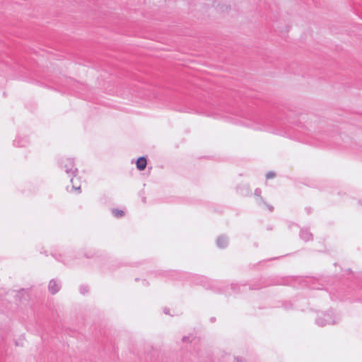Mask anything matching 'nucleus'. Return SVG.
I'll return each instance as SVG.
<instances>
[{
    "instance_id": "nucleus-1",
    "label": "nucleus",
    "mask_w": 362,
    "mask_h": 362,
    "mask_svg": "<svg viewBox=\"0 0 362 362\" xmlns=\"http://www.w3.org/2000/svg\"><path fill=\"white\" fill-rule=\"evenodd\" d=\"M239 124L256 130L267 131L275 134L296 139L312 145L322 146L328 144V136L322 133L310 135L303 130L295 129L284 119L277 117H262L253 113H242Z\"/></svg>"
},
{
    "instance_id": "nucleus-2",
    "label": "nucleus",
    "mask_w": 362,
    "mask_h": 362,
    "mask_svg": "<svg viewBox=\"0 0 362 362\" xmlns=\"http://www.w3.org/2000/svg\"><path fill=\"white\" fill-rule=\"evenodd\" d=\"M325 280L323 279H317L315 278H305L303 279L301 277L297 276H290L286 278H281L279 279H274L270 283L263 282L262 284H250L249 289L250 290H256L259 289L262 287L267 286L272 284L276 285H290L292 286H296V282H298L300 284H303L307 286H308L311 289H327L325 287L323 282Z\"/></svg>"
},
{
    "instance_id": "nucleus-3",
    "label": "nucleus",
    "mask_w": 362,
    "mask_h": 362,
    "mask_svg": "<svg viewBox=\"0 0 362 362\" xmlns=\"http://www.w3.org/2000/svg\"><path fill=\"white\" fill-rule=\"evenodd\" d=\"M194 282L197 284L202 285L206 289H211L216 292L224 293L226 292L228 285L226 281H219L210 280L206 276H194Z\"/></svg>"
},
{
    "instance_id": "nucleus-4",
    "label": "nucleus",
    "mask_w": 362,
    "mask_h": 362,
    "mask_svg": "<svg viewBox=\"0 0 362 362\" xmlns=\"http://www.w3.org/2000/svg\"><path fill=\"white\" fill-rule=\"evenodd\" d=\"M340 321V317L335 314L333 310H329L327 312H320L317 313L315 319V324L319 327L326 325H334Z\"/></svg>"
},
{
    "instance_id": "nucleus-5",
    "label": "nucleus",
    "mask_w": 362,
    "mask_h": 362,
    "mask_svg": "<svg viewBox=\"0 0 362 362\" xmlns=\"http://www.w3.org/2000/svg\"><path fill=\"white\" fill-rule=\"evenodd\" d=\"M214 105L209 103H201L199 105L197 104H191L180 109V111L189 113H199L204 114L207 116H213Z\"/></svg>"
},
{
    "instance_id": "nucleus-6",
    "label": "nucleus",
    "mask_w": 362,
    "mask_h": 362,
    "mask_svg": "<svg viewBox=\"0 0 362 362\" xmlns=\"http://www.w3.org/2000/svg\"><path fill=\"white\" fill-rule=\"evenodd\" d=\"M59 167L64 170L66 173L69 176L74 175L75 174H78V170L75 167L74 160L70 158H62L59 160Z\"/></svg>"
},
{
    "instance_id": "nucleus-7",
    "label": "nucleus",
    "mask_w": 362,
    "mask_h": 362,
    "mask_svg": "<svg viewBox=\"0 0 362 362\" xmlns=\"http://www.w3.org/2000/svg\"><path fill=\"white\" fill-rule=\"evenodd\" d=\"M52 257L58 262L63 263L66 266H72L74 261L76 258L74 252L67 251L64 254L54 252L52 254Z\"/></svg>"
},
{
    "instance_id": "nucleus-8",
    "label": "nucleus",
    "mask_w": 362,
    "mask_h": 362,
    "mask_svg": "<svg viewBox=\"0 0 362 362\" xmlns=\"http://www.w3.org/2000/svg\"><path fill=\"white\" fill-rule=\"evenodd\" d=\"M348 272L351 274L353 284L356 287L353 288L355 290L356 297L358 301L362 302V275L354 276L350 269H348Z\"/></svg>"
},
{
    "instance_id": "nucleus-9",
    "label": "nucleus",
    "mask_w": 362,
    "mask_h": 362,
    "mask_svg": "<svg viewBox=\"0 0 362 362\" xmlns=\"http://www.w3.org/2000/svg\"><path fill=\"white\" fill-rule=\"evenodd\" d=\"M61 287L62 284L59 281H57L56 279H52L49 283L48 290L51 294L54 295L59 291Z\"/></svg>"
},
{
    "instance_id": "nucleus-10",
    "label": "nucleus",
    "mask_w": 362,
    "mask_h": 362,
    "mask_svg": "<svg viewBox=\"0 0 362 362\" xmlns=\"http://www.w3.org/2000/svg\"><path fill=\"white\" fill-rule=\"evenodd\" d=\"M30 143L29 139L27 136H18L13 141V145L16 147H25Z\"/></svg>"
},
{
    "instance_id": "nucleus-11",
    "label": "nucleus",
    "mask_w": 362,
    "mask_h": 362,
    "mask_svg": "<svg viewBox=\"0 0 362 362\" xmlns=\"http://www.w3.org/2000/svg\"><path fill=\"white\" fill-rule=\"evenodd\" d=\"M8 293H10L12 295L14 293L16 302H22L23 299H26L25 297L28 296L27 291L24 288H22L17 292L15 291H9Z\"/></svg>"
},
{
    "instance_id": "nucleus-12",
    "label": "nucleus",
    "mask_w": 362,
    "mask_h": 362,
    "mask_svg": "<svg viewBox=\"0 0 362 362\" xmlns=\"http://www.w3.org/2000/svg\"><path fill=\"white\" fill-rule=\"evenodd\" d=\"M228 245V238L224 235L218 236L216 239V245L218 247L223 249Z\"/></svg>"
},
{
    "instance_id": "nucleus-13",
    "label": "nucleus",
    "mask_w": 362,
    "mask_h": 362,
    "mask_svg": "<svg viewBox=\"0 0 362 362\" xmlns=\"http://www.w3.org/2000/svg\"><path fill=\"white\" fill-rule=\"evenodd\" d=\"M300 238L307 242L313 240V234L308 229H301L300 231Z\"/></svg>"
},
{
    "instance_id": "nucleus-14",
    "label": "nucleus",
    "mask_w": 362,
    "mask_h": 362,
    "mask_svg": "<svg viewBox=\"0 0 362 362\" xmlns=\"http://www.w3.org/2000/svg\"><path fill=\"white\" fill-rule=\"evenodd\" d=\"M282 307L284 308V310H293V309H302L300 308V306H299L296 302H295L294 303H293L291 301H284V303H282Z\"/></svg>"
},
{
    "instance_id": "nucleus-15",
    "label": "nucleus",
    "mask_w": 362,
    "mask_h": 362,
    "mask_svg": "<svg viewBox=\"0 0 362 362\" xmlns=\"http://www.w3.org/2000/svg\"><path fill=\"white\" fill-rule=\"evenodd\" d=\"M136 168L139 170H144L146 168L147 160L144 156L139 158L136 162Z\"/></svg>"
},
{
    "instance_id": "nucleus-16",
    "label": "nucleus",
    "mask_w": 362,
    "mask_h": 362,
    "mask_svg": "<svg viewBox=\"0 0 362 362\" xmlns=\"http://www.w3.org/2000/svg\"><path fill=\"white\" fill-rule=\"evenodd\" d=\"M76 175L77 174H75V176L74 175H72V176H69L71 177V182L72 184V188L74 189V190H76L78 192V193L81 192V185L79 183V181H78V178L76 177Z\"/></svg>"
},
{
    "instance_id": "nucleus-17",
    "label": "nucleus",
    "mask_w": 362,
    "mask_h": 362,
    "mask_svg": "<svg viewBox=\"0 0 362 362\" xmlns=\"http://www.w3.org/2000/svg\"><path fill=\"white\" fill-rule=\"evenodd\" d=\"M247 284L239 285L238 284H231L230 288L234 293H240L245 291Z\"/></svg>"
},
{
    "instance_id": "nucleus-18",
    "label": "nucleus",
    "mask_w": 362,
    "mask_h": 362,
    "mask_svg": "<svg viewBox=\"0 0 362 362\" xmlns=\"http://www.w3.org/2000/svg\"><path fill=\"white\" fill-rule=\"evenodd\" d=\"M237 191L243 196H247L251 193V190L247 185L238 187Z\"/></svg>"
},
{
    "instance_id": "nucleus-19",
    "label": "nucleus",
    "mask_w": 362,
    "mask_h": 362,
    "mask_svg": "<svg viewBox=\"0 0 362 362\" xmlns=\"http://www.w3.org/2000/svg\"><path fill=\"white\" fill-rule=\"evenodd\" d=\"M112 214L119 218L122 217L124 215V211L118 209H112Z\"/></svg>"
},
{
    "instance_id": "nucleus-20",
    "label": "nucleus",
    "mask_w": 362,
    "mask_h": 362,
    "mask_svg": "<svg viewBox=\"0 0 362 362\" xmlns=\"http://www.w3.org/2000/svg\"><path fill=\"white\" fill-rule=\"evenodd\" d=\"M79 291L81 294L85 295L89 291V287L87 285H81L79 287Z\"/></svg>"
},
{
    "instance_id": "nucleus-21",
    "label": "nucleus",
    "mask_w": 362,
    "mask_h": 362,
    "mask_svg": "<svg viewBox=\"0 0 362 362\" xmlns=\"http://www.w3.org/2000/svg\"><path fill=\"white\" fill-rule=\"evenodd\" d=\"M159 274L161 275H164V276H174L177 274V272H175V271H163V272H159Z\"/></svg>"
},
{
    "instance_id": "nucleus-22",
    "label": "nucleus",
    "mask_w": 362,
    "mask_h": 362,
    "mask_svg": "<svg viewBox=\"0 0 362 362\" xmlns=\"http://www.w3.org/2000/svg\"><path fill=\"white\" fill-rule=\"evenodd\" d=\"M261 194H262V190L259 188L255 189V193H254L255 196L259 197V199L262 202H264L263 198L261 197Z\"/></svg>"
},
{
    "instance_id": "nucleus-23",
    "label": "nucleus",
    "mask_w": 362,
    "mask_h": 362,
    "mask_svg": "<svg viewBox=\"0 0 362 362\" xmlns=\"http://www.w3.org/2000/svg\"><path fill=\"white\" fill-rule=\"evenodd\" d=\"M194 339V338L193 337L192 335L184 336L182 339V342L185 343V342H188V341H192V340Z\"/></svg>"
},
{
    "instance_id": "nucleus-24",
    "label": "nucleus",
    "mask_w": 362,
    "mask_h": 362,
    "mask_svg": "<svg viewBox=\"0 0 362 362\" xmlns=\"http://www.w3.org/2000/svg\"><path fill=\"white\" fill-rule=\"evenodd\" d=\"M275 177V173L274 172H269L266 175L267 179H271Z\"/></svg>"
},
{
    "instance_id": "nucleus-25",
    "label": "nucleus",
    "mask_w": 362,
    "mask_h": 362,
    "mask_svg": "<svg viewBox=\"0 0 362 362\" xmlns=\"http://www.w3.org/2000/svg\"><path fill=\"white\" fill-rule=\"evenodd\" d=\"M264 203L267 206V207H268V209H269V210L270 211H273V210H274V207H273L272 206H271V205H268V204H267L265 202H264Z\"/></svg>"
},
{
    "instance_id": "nucleus-26",
    "label": "nucleus",
    "mask_w": 362,
    "mask_h": 362,
    "mask_svg": "<svg viewBox=\"0 0 362 362\" xmlns=\"http://www.w3.org/2000/svg\"><path fill=\"white\" fill-rule=\"evenodd\" d=\"M142 284L144 286H147L148 284V282L145 279L142 280Z\"/></svg>"
},
{
    "instance_id": "nucleus-27",
    "label": "nucleus",
    "mask_w": 362,
    "mask_h": 362,
    "mask_svg": "<svg viewBox=\"0 0 362 362\" xmlns=\"http://www.w3.org/2000/svg\"><path fill=\"white\" fill-rule=\"evenodd\" d=\"M163 311H164V313L165 314H168L169 313V310L168 308H165Z\"/></svg>"
},
{
    "instance_id": "nucleus-28",
    "label": "nucleus",
    "mask_w": 362,
    "mask_h": 362,
    "mask_svg": "<svg viewBox=\"0 0 362 362\" xmlns=\"http://www.w3.org/2000/svg\"><path fill=\"white\" fill-rule=\"evenodd\" d=\"M215 320H216V318H215L214 317H211V318H210V321H211V322H215Z\"/></svg>"
},
{
    "instance_id": "nucleus-29",
    "label": "nucleus",
    "mask_w": 362,
    "mask_h": 362,
    "mask_svg": "<svg viewBox=\"0 0 362 362\" xmlns=\"http://www.w3.org/2000/svg\"><path fill=\"white\" fill-rule=\"evenodd\" d=\"M84 256H85V257H86L87 258H90V257H92V255H88V254H85V255H84Z\"/></svg>"
},
{
    "instance_id": "nucleus-30",
    "label": "nucleus",
    "mask_w": 362,
    "mask_h": 362,
    "mask_svg": "<svg viewBox=\"0 0 362 362\" xmlns=\"http://www.w3.org/2000/svg\"><path fill=\"white\" fill-rule=\"evenodd\" d=\"M23 193H25V194H30V192H27V191H23Z\"/></svg>"
},
{
    "instance_id": "nucleus-31",
    "label": "nucleus",
    "mask_w": 362,
    "mask_h": 362,
    "mask_svg": "<svg viewBox=\"0 0 362 362\" xmlns=\"http://www.w3.org/2000/svg\"><path fill=\"white\" fill-rule=\"evenodd\" d=\"M296 126H297V127H298V128L301 127H300V124H296Z\"/></svg>"
},
{
    "instance_id": "nucleus-32",
    "label": "nucleus",
    "mask_w": 362,
    "mask_h": 362,
    "mask_svg": "<svg viewBox=\"0 0 362 362\" xmlns=\"http://www.w3.org/2000/svg\"><path fill=\"white\" fill-rule=\"evenodd\" d=\"M278 257H274V258H272L271 259H277Z\"/></svg>"
},
{
    "instance_id": "nucleus-33",
    "label": "nucleus",
    "mask_w": 362,
    "mask_h": 362,
    "mask_svg": "<svg viewBox=\"0 0 362 362\" xmlns=\"http://www.w3.org/2000/svg\"><path fill=\"white\" fill-rule=\"evenodd\" d=\"M135 281H139V279H138V278H136V279H135Z\"/></svg>"
}]
</instances>
